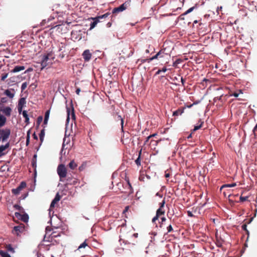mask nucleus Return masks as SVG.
I'll list each match as a JSON object with an SVG mask.
<instances>
[{"label": "nucleus", "instance_id": "13d9d810", "mask_svg": "<svg viewBox=\"0 0 257 257\" xmlns=\"http://www.w3.org/2000/svg\"><path fill=\"white\" fill-rule=\"evenodd\" d=\"M167 229H168V232H170L172 230H173V228L172 227V226L171 225H170L168 227H167Z\"/></svg>", "mask_w": 257, "mask_h": 257}, {"label": "nucleus", "instance_id": "0e129e2a", "mask_svg": "<svg viewBox=\"0 0 257 257\" xmlns=\"http://www.w3.org/2000/svg\"><path fill=\"white\" fill-rule=\"evenodd\" d=\"M152 137V136H148V137L147 138V139H146V141H145V143H146L147 142H148L149 141V139H150V138H151Z\"/></svg>", "mask_w": 257, "mask_h": 257}, {"label": "nucleus", "instance_id": "bf43d9fd", "mask_svg": "<svg viewBox=\"0 0 257 257\" xmlns=\"http://www.w3.org/2000/svg\"><path fill=\"white\" fill-rule=\"evenodd\" d=\"M15 214L17 217H21L22 215V214L19 212H15Z\"/></svg>", "mask_w": 257, "mask_h": 257}, {"label": "nucleus", "instance_id": "f257e3e1", "mask_svg": "<svg viewBox=\"0 0 257 257\" xmlns=\"http://www.w3.org/2000/svg\"><path fill=\"white\" fill-rule=\"evenodd\" d=\"M12 109L10 106H0V127H3L7 122V116L9 117Z\"/></svg>", "mask_w": 257, "mask_h": 257}, {"label": "nucleus", "instance_id": "680f3d73", "mask_svg": "<svg viewBox=\"0 0 257 257\" xmlns=\"http://www.w3.org/2000/svg\"><path fill=\"white\" fill-rule=\"evenodd\" d=\"M80 91H81L80 88H77L76 90V93L77 94L79 95Z\"/></svg>", "mask_w": 257, "mask_h": 257}, {"label": "nucleus", "instance_id": "58836bf2", "mask_svg": "<svg viewBox=\"0 0 257 257\" xmlns=\"http://www.w3.org/2000/svg\"><path fill=\"white\" fill-rule=\"evenodd\" d=\"M43 120V116H39L37 118V125L39 126L41 122Z\"/></svg>", "mask_w": 257, "mask_h": 257}, {"label": "nucleus", "instance_id": "2eb2a0df", "mask_svg": "<svg viewBox=\"0 0 257 257\" xmlns=\"http://www.w3.org/2000/svg\"><path fill=\"white\" fill-rule=\"evenodd\" d=\"M26 103V99L24 97L21 98L19 100L18 106H22Z\"/></svg>", "mask_w": 257, "mask_h": 257}, {"label": "nucleus", "instance_id": "79ce46f5", "mask_svg": "<svg viewBox=\"0 0 257 257\" xmlns=\"http://www.w3.org/2000/svg\"><path fill=\"white\" fill-rule=\"evenodd\" d=\"M248 197L247 196H240V198H239V200L241 202H244V201H245L247 200L248 199Z\"/></svg>", "mask_w": 257, "mask_h": 257}, {"label": "nucleus", "instance_id": "9b49d317", "mask_svg": "<svg viewBox=\"0 0 257 257\" xmlns=\"http://www.w3.org/2000/svg\"><path fill=\"white\" fill-rule=\"evenodd\" d=\"M25 69L24 66H16L11 71L12 73H17Z\"/></svg>", "mask_w": 257, "mask_h": 257}, {"label": "nucleus", "instance_id": "72a5a7b5", "mask_svg": "<svg viewBox=\"0 0 257 257\" xmlns=\"http://www.w3.org/2000/svg\"><path fill=\"white\" fill-rule=\"evenodd\" d=\"M235 186H236V183L224 185L222 186V187L220 188V190H221L224 187H235Z\"/></svg>", "mask_w": 257, "mask_h": 257}, {"label": "nucleus", "instance_id": "c756f323", "mask_svg": "<svg viewBox=\"0 0 257 257\" xmlns=\"http://www.w3.org/2000/svg\"><path fill=\"white\" fill-rule=\"evenodd\" d=\"M67 109V117L66 119V121L68 122L70 119V108L66 107Z\"/></svg>", "mask_w": 257, "mask_h": 257}, {"label": "nucleus", "instance_id": "f3484780", "mask_svg": "<svg viewBox=\"0 0 257 257\" xmlns=\"http://www.w3.org/2000/svg\"><path fill=\"white\" fill-rule=\"evenodd\" d=\"M21 219L24 222H27L29 220V216L27 214L25 213L21 216Z\"/></svg>", "mask_w": 257, "mask_h": 257}, {"label": "nucleus", "instance_id": "1a4fd4ad", "mask_svg": "<svg viewBox=\"0 0 257 257\" xmlns=\"http://www.w3.org/2000/svg\"><path fill=\"white\" fill-rule=\"evenodd\" d=\"M60 198L61 197L59 193H57L55 198L53 199V200L52 201L51 203L50 207H54L56 202H58L60 200Z\"/></svg>", "mask_w": 257, "mask_h": 257}, {"label": "nucleus", "instance_id": "f8f14e48", "mask_svg": "<svg viewBox=\"0 0 257 257\" xmlns=\"http://www.w3.org/2000/svg\"><path fill=\"white\" fill-rule=\"evenodd\" d=\"M93 22H91L90 24V28L89 30H92L93 29L97 24L99 22V20H98V18H96V17L92 18Z\"/></svg>", "mask_w": 257, "mask_h": 257}, {"label": "nucleus", "instance_id": "774afa93", "mask_svg": "<svg viewBox=\"0 0 257 257\" xmlns=\"http://www.w3.org/2000/svg\"><path fill=\"white\" fill-rule=\"evenodd\" d=\"M37 156L36 154L34 155L32 160L37 161Z\"/></svg>", "mask_w": 257, "mask_h": 257}, {"label": "nucleus", "instance_id": "864d4df0", "mask_svg": "<svg viewBox=\"0 0 257 257\" xmlns=\"http://www.w3.org/2000/svg\"><path fill=\"white\" fill-rule=\"evenodd\" d=\"M148 59H139L138 61H140L141 63H144L146 62H148Z\"/></svg>", "mask_w": 257, "mask_h": 257}, {"label": "nucleus", "instance_id": "2f4dec72", "mask_svg": "<svg viewBox=\"0 0 257 257\" xmlns=\"http://www.w3.org/2000/svg\"><path fill=\"white\" fill-rule=\"evenodd\" d=\"M52 238H56L60 236V233H57L56 231H53L51 234Z\"/></svg>", "mask_w": 257, "mask_h": 257}, {"label": "nucleus", "instance_id": "423d86ee", "mask_svg": "<svg viewBox=\"0 0 257 257\" xmlns=\"http://www.w3.org/2000/svg\"><path fill=\"white\" fill-rule=\"evenodd\" d=\"M82 57L85 62H88L91 58L92 54L89 50H85L82 53Z\"/></svg>", "mask_w": 257, "mask_h": 257}, {"label": "nucleus", "instance_id": "5701e85b", "mask_svg": "<svg viewBox=\"0 0 257 257\" xmlns=\"http://www.w3.org/2000/svg\"><path fill=\"white\" fill-rule=\"evenodd\" d=\"M68 166H69V168L72 170L74 169L77 167L76 164L74 162V161L73 160L71 161L69 163Z\"/></svg>", "mask_w": 257, "mask_h": 257}, {"label": "nucleus", "instance_id": "8fccbe9b", "mask_svg": "<svg viewBox=\"0 0 257 257\" xmlns=\"http://www.w3.org/2000/svg\"><path fill=\"white\" fill-rule=\"evenodd\" d=\"M30 136L27 135L26 137V145L28 146L30 143Z\"/></svg>", "mask_w": 257, "mask_h": 257}, {"label": "nucleus", "instance_id": "338daca9", "mask_svg": "<svg viewBox=\"0 0 257 257\" xmlns=\"http://www.w3.org/2000/svg\"><path fill=\"white\" fill-rule=\"evenodd\" d=\"M111 23H110V22H108V23H107V24H106V27H107V28H109V27H111Z\"/></svg>", "mask_w": 257, "mask_h": 257}, {"label": "nucleus", "instance_id": "09e8293b", "mask_svg": "<svg viewBox=\"0 0 257 257\" xmlns=\"http://www.w3.org/2000/svg\"><path fill=\"white\" fill-rule=\"evenodd\" d=\"M159 217V215L156 214L155 217L152 219V222L153 223H155V221L158 219V218Z\"/></svg>", "mask_w": 257, "mask_h": 257}, {"label": "nucleus", "instance_id": "5fc2aeb1", "mask_svg": "<svg viewBox=\"0 0 257 257\" xmlns=\"http://www.w3.org/2000/svg\"><path fill=\"white\" fill-rule=\"evenodd\" d=\"M23 107L22 106H18V112L20 114L21 113V112L22 111V109H23Z\"/></svg>", "mask_w": 257, "mask_h": 257}, {"label": "nucleus", "instance_id": "20e7f679", "mask_svg": "<svg viewBox=\"0 0 257 257\" xmlns=\"http://www.w3.org/2000/svg\"><path fill=\"white\" fill-rule=\"evenodd\" d=\"M129 3L125 2V3L121 5L120 6L114 8L112 12V14H115L124 11L125 9H126Z\"/></svg>", "mask_w": 257, "mask_h": 257}, {"label": "nucleus", "instance_id": "dca6fc26", "mask_svg": "<svg viewBox=\"0 0 257 257\" xmlns=\"http://www.w3.org/2000/svg\"><path fill=\"white\" fill-rule=\"evenodd\" d=\"M8 101V98L6 97H2L0 99V106H4V104Z\"/></svg>", "mask_w": 257, "mask_h": 257}, {"label": "nucleus", "instance_id": "aec40b11", "mask_svg": "<svg viewBox=\"0 0 257 257\" xmlns=\"http://www.w3.org/2000/svg\"><path fill=\"white\" fill-rule=\"evenodd\" d=\"M51 56V53H48L47 54H45L42 57V60L47 61L50 59V57Z\"/></svg>", "mask_w": 257, "mask_h": 257}, {"label": "nucleus", "instance_id": "4be33fe9", "mask_svg": "<svg viewBox=\"0 0 257 257\" xmlns=\"http://www.w3.org/2000/svg\"><path fill=\"white\" fill-rule=\"evenodd\" d=\"M194 7H191L190 8V9H189L187 11H186L184 14L183 15H181L179 16V18L180 19H183L184 18H183V16L187 14H188L190 12H191L194 9Z\"/></svg>", "mask_w": 257, "mask_h": 257}, {"label": "nucleus", "instance_id": "a18cd8bd", "mask_svg": "<svg viewBox=\"0 0 257 257\" xmlns=\"http://www.w3.org/2000/svg\"><path fill=\"white\" fill-rule=\"evenodd\" d=\"M158 58V56L156 54L155 55H154V56H153L152 57L148 59V62L149 63L151 61L154 60V59H157Z\"/></svg>", "mask_w": 257, "mask_h": 257}, {"label": "nucleus", "instance_id": "473e14b6", "mask_svg": "<svg viewBox=\"0 0 257 257\" xmlns=\"http://www.w3.org/2000/svg\"><path fill=\"white\" fill-rule=\"evenodd\" d=\"M32 166L33 168L35 169V174L36 173V167H37V161L36 160H32Z\"/></svg>", "mask_w": 257, "mask_h": 257}, {"label": "nucleus", "instance_id": "4d7b16f0", "mask_svg": "<svg viewBox=\"0 0 257 257\" xmlns=\"http://www.w3.org/2000/svg\"><path fill=\"white\" fill-rule=\"evenodd\" d=\"M180 201H181L182 200L184 202H186V201H187L188 200V198L187 197L185 198L183 197L182 199H179Z\"/></svg>", "mask_w": 257, "mask_h": 257}, {"label": "nucleus", "instance_id": "7c9ffc66", "mask_svg": "<svg viewBox=\"0 0 257 257\" xmlns=\"http://www.w3.org/2000/svg\"><path fill=\"white\" fill-rule=\"evenodd\" d=\"M164 211L163 210L162 208H159L156 211V214L159 215L160 216V215L164 214Z\"/></svg>", "mask_w": 257, "mask_h": 257}, {"label": "nucleus", "instance_id": "3c124183", "mask_svg": "<svg viewBox=\"0 0 257 257\" xmlns=\"http://www.w3.org/2000/svg\"><path fill=\"white\" fill-rule=\"evenodd\" d=\"M4 146L5 147V148H6V149H8L10 146V142H7L6 144L4 145Z\"/></svg>", "mask_w": 257, "mask_h": 257}, {"label": "nucleus", "instance_id": "49530a36", "mask_svg": "<svg viewBox=\"0 0 257 257\" xmlns=\"http://www.w3.org/2000/svg\"><path fill=\"white\" fill-rule=\"evenodd\" d=\"M203 123V122H202L200 125L195 126V127H194V128L193 130V132H195V131L199 130V128H200L202 127V124Z\"/></svg>", "mask_w": 257, "mask_h": 257}, {"label": "nucleus", "instance_id": "a878e982", "mask_svg": "<svg viewBox=\"0 0 257 257\" xmlns=\"http://www.w3.org/2000/svg\"><path fill=\"white\" fill-rule=\"evenodd\" d=\"M7 250L12 253H14L15 251L14 248L12 247V245L9 244L7 246Z\"/></svg>", "mask_w": 257, "mask_h": 257}, {"label": "nucleus", "instance_id": "ea45409f", "mask_svg": "<svg viewBox=\"0 0 257 257\" xmlns=\"http://www.w3.org/2000/svg\"><path fill=\"white\" fill-rule=\"evenodd\" d=\"M27 86V83L26 82H23L21 85L22 91L24 90Z\"/></svg>", "mask_w": 257, "mask_h": 257}, {"label": "nucleus", "instance_id": "393cba45", "mask_svg": "<svg viewBox=\"0 0 257 257\" xmlns=\"http://www.w3.org/2000/svg\"><path fill=\"white\" fill-rule=\"evenodd\" d=\"M6 150V148L4 146V145L0 146V157L6 155V153L3 152Z\"/></svg>", "mask_w": 257, "mask_h": 257}, {"label": "nucleus", "instance_id": "a211bd4d", "mask_svg": "<svg viewBox=\"0 0 257 257\" xmlns=\"http://www.w3.org/2000/svg\"><path fill=\"white\" fill-rule=\"evenodd\" d=\"M0 255L2 257H11L10 254L8 252L3 250H0Z\"/></svg>", "mask_w": 257, "mask_h": 257}, {"label": "nucleus", "instance_id": "c9c22d12", "mask_svg": "<svg viewBox=\"0 0 257 257\" xmlns=\"http://www.w3.org/2000/svg\"><path fill=\"white\" fill-rule=\"evenodd\" d=\"M164 54H165L164 51L161 50L159 52H158L156 55L158 56V58H162L164 57Z\"/></svg>", "mask_w": 257, "mask_h": 257}, {"label": "nucleus", "instance_id": "4468645a", "mask_svg": "<svg viewBox=\"0 0 257 257\" xmlns=\"http://www.w3.org/2000/svg\"><path fill=\"white\" fill-rule=\"evenodd\" d=\"M22 114L23 117L25 118V122L28 124L29 123V117L27 113V111L26 110H24L22 112Z\"/></svg>", "mask_w": 257, "mask_h": 257}, {"label": "nucleus", "instance_id": "37998d69", "mask_svg": "<svg viewBox=\"0 0 257 257\" xmlns=\"http://www.w3.org/2000/svg\"><path fill=\"white\" fill-rule=\"evenodd\" d=\"M8 73H5L2 74L1 77V80L4 81L5 79L8 77Z\"/></svg>", "mask_w": 257, "mask_h": 257}, {"label": "nucleus", "instance_id": "7ed1b4c3", "mask_svg": "<svg viewBox=\"0 0 257 257\" xmlns=\"http://www.w3.org/2000/svg\"><path fill=\"white\" fill-rule=\"evenodd\" d=\"M57 173L60 178V181L62 178H65L66 177L67 171L65 166L63 164H60L58 166L57 168Z\"/></svg>", "mask_w": 257, "mask_h": 257}, {"label": "nucleus", "instance_id": "f704fd0d", "mask_svg": "<svg viewBox=\"0 0 257 257\" xmlns=\"http://www.w3.org/2000/svg\"><path fill=\"white\" fill-rule=\"evenodd\" d=\"M86 241V239L78 246V249H80V248H84L86 246H87L88 244Z\"/></svg>", "mask_w": 257, "mask_h": 257}, {"label": "nucleus", "instance_id": "0eeeda50", "mask_svg": "<svg viewBox=\"0 0 257 257\" xmlns=\"http://www.w3.org/2000/svg\"><path fill=\"white\" fill-rule=\"evenodd\" d=\"M24 230V227L23 226L18 225L14 226L12 233L17 235H19L20 233Z\"/></svg>", "mask_w": 257, "mask_h": 257}, {"label": "nucleus", "instance_id": "f03ea898", "mask_svg": "<svg viewBox=\"0 0 257 257\" xmlns=\"http://www.w3.org/2000/svg\"><path fill=\"white\" fill-rule=\"evenodd\" d=\"M11 130L8 127H0V142L3 143L7 142L11 135Z\"/></svg>", "mask_w": 257, "mask_h": 257}, {"label": "nucleus", "instance_id": "69168bd1", "mask_svg": "<svg viewBox=\"0 0 257 257\" xmlns=\"http://www.w3.org/2000/svg\"><path fill=\"white\" fill-rule=\"evenodd\" d=\"M48 119L44 118V122H43V124L46 125L47 124V123H48Z\"/></svg>", "mask_w": 257, "mask_h": 257}, {"label": "nucleus", "instance_id": "bb28decb", "mask_svg": "<svg viewBox=\"0 0 257 257\" xmlns=\"http://www.w3.org/2000/svg\"><path fill=\"white\" fill-rule=\"evenodd\" d=\"M48 64H49V63L47 61H45L42 59L41 63V65L42 67L41 69H43L44 68H45L46 66H47L48 65Z\"/></svg>", "mask_w": 257, "mask_h": 257}, {"label": "nucleus", "instance_id": "6e6552de", "mask_svg": "<svg viewBox=\"0 0 257 257\" xmlns=\"http://www.w3.org/2000/svg\"><path fill=\"white\" fill-rule=\"evenodd\" d=\"M4 93L6 95L10 98H13L15 94V91L14 89H6Z\"/></svg>", "mask_w": 257, "mask_h": 257}, {"label": "nucleus", "instance_id": "052dcab7", "mask_svg": "<svg viewBox=\"0 0 257 257\" xmlns=\"http://www.w3.org/2000/svg\"><path fill=\"white\" fill-rule=\"evenodd\" d=\"M33 138H34L35 140H37L38 139V136L36 135V134H35V133H34L33 134Z\"/></svg>", "mask_w": 257, "mask_h": 257}, {"label": "nucleus", "instance_id": "603ef678", "mask_svg": "<svg viewBox=\"0 0 257 257\" xmlns=\"http://www.w3.org/2000/svg\"><path fill=\"white\" fill-rule=\"evenodd\" d=\"M28 195V193H27L26 194H24L21 196V198L22 199H24L27 197Z\"/></svg>", "mask_w": 257, "mask_h": 257}, {"label": "nucleus", "instance_id": "c03bdc74", "mask_svg": "<svg viewBox=\"0 0 257 257\" xmlns=\"http://www.w3.org/2000/svg\"><path fill=\"white\" fill-rule=\"evenodd\" d=\"M50 115V110H48L45 112L44 118L48 119Z\"/></svg>", "mask_w": 257, "mask_h": 257}, {"label": "nucleus", "instance_id": "9d476101", "mask_svg": "<svg viewBox=\"0 0 257 257\" xmlns=\"http://www.w3.org/2000/svg\"><path fill=\"white\" fill-rule=\"evenodd\" d=\"M194 103L191 104L190 105H186L185 104L184 106L179 108L178 109L177 112H178V114H182L184 112V110L186 108H190L191 107Z\"/></svg>", "mask_w": 257, "mask_h": 257}, {"label": "nucleus", "instance_id": "e2e57ef3", "mask_svg": "<svg viewBox=\"0 0 257 257\" xmlns=\"http://www.w3.org/2000/svg\"><path fill=\"white\" fill-rule=\"evenodd\" d=\"M175 154H176V152L174 151L173 152V154H172V156L169 158V159H171V160H173V157L175 155Z\"/></svg>", "mask_w": 257, "mask_h": 257}, {"label": "nucleus", "instance_id": "6e6d98bb", "mask_svg": "<svg viewBox=\"0 0 257 257\" xmlns=\"http://www.w3.org/2000/svg\"><path fill=\"white\" fill-rule=\"evenodd\" d=\"M164 204H165V200H163L162 202L160 203V208H163L164 206Z\"/></svg>", "mask_w": 257, "mask_h": 257}, {"label": "nucleus", "instance_id": "b1692460", "mask_svg": "<svg viewBox=\"0 0 257 257\" xmlns=\"http://www.w3.org/2000/svg\"><path fill=\"white\" fill-rule=\"evenodd\" d=\"M44 136H45V129H43L41 131V132L39 134V137H40V140L41 142H42L43 141Z\"/></svg>", "mask_w": 257, "mask_h": 257}, {"label": "nucleus", "instance_id": "a19ab883", "mask_svg": "<svg viewBox=\"0 0 257 257\" xmlns=\"http://www.w3.org/2000/svg\"><path fill=\"white\" fill-rule=\"evenodd\" d=\"M71 118L72 119H73V120L75 119V115L74 111V108L72 106V112L71 113Z\"/></svg>", "mask_w": 257, "mask_h": 257}, {"label": "nucleus", "instance_id": "de8ad7c7", "mask_svg": "<svg viewBox=\"0 0 257 257\" xmlns=\"http://www.w3.org/2000/svg\"><path fill=\"white\" fill-rule=\"evenodd\" d=\"M242 229L246 231L247 233H248V231L247 230V225L246 224H244L242 225Z\"/></svg>", "mask_w": 257, "mask_h": 257}, {"label": "nucleus", "instance_id": "c85d7f7f", "mask_svg": "<svg viewBox=\"0 0 257 257\" xmlns=\"http://www.w3.org/2000/svg\"><path fill=\"white\" fill-rule=\"evenodd\" d=\"M178 162H179L180 163H181V165L184 166L185 165V163H184L183 158H182L179 154V156H178V159H177Z\"/></svg>", "mask_w": 257, "mask_h": 257}, {"label": "nucleus", "instance_id": "6ab92c4d", "mask_svg": "<svg viewBox=\"0 0 257 257\" xmlns=\"http://www.w3.org/2000/svg\"><path fill=\"white\" fill-rule=\"evenodd\" d=\"M240 93H242V91L241 90L239 89V90H238L237 91H235V92H231L230 95V96H233L235 97H237L238 96L239 94Z\"/></svg>", "mask_w": 257, "mask_h": 257}, {"label": "nucleus", "instance_id": "412c9836", "mask_svg": "<svg viewBox=\"0 0 257 257\" xmlns=\"http://www.w3.org/2000/svg\"><path fill=\"white\" fill-rule=\"evenodd\" d=\"M185 79H184V78H183V77H181V87H182V88L179 87V88H178V89H179V90H180L181 89H182V91L185 90V88H184V83H185ZM178 85L179 86H181L180 84H178Z\"/></svg>", "mask_w": 257, "mask_h": 257}, {"label": "nucleus", "instance_id": "4c0bfd02", "mask_svg": "<svg viewBox=\"0 0 257 257\" xmlns=\"http://www.w3.org/2000/svg\"><path fill=\"white\" fill-rule=\"evenodd\" d=\"M141 151L140 152V155L141 154ZM136 164L138 166H140L141 165V160H140V155L139 156V157L135 161Z\"/></svg>", "mask_w": 257, "mask_h": 257}, {"label": "nucleus", "instance_id": "e433bc0d", "mask_svg": "<svg viewBox=\"0 0 257 257\" xmlns=\"http://www.w3.org/2000/svg\"><path fill=\"white\" fill-rule=\"evenodd\" d=\"M14 207L16 210L19 211H21L22 209H23V207L18 204L14 205Z\"/></svg>", "mask_w": 257, "mask_h": 257}, {"label": "nucleus", "instance_id": "ddd939ff", "mask_svg": "<svg viewBox=\"0 0 257 257\" xmlns=\"http://www.w3.org/2000/svg\"><path fill=\"white\" fill-rule=\"evenodd\" d=\"M116 120H120L121 121V127L122 132H123V119L121 115L117 114V116L115 118Z\"/></svg>", "mask_w": 257, "mask_h": 257}, {"label": "nucleus", "instance_id": "39448f33", "mask_svg": "<svg viewBox=\"0 0 257 257\" xmlns=\"http://www.w3.org/2000/svg\"><path fill=\"white\" fill-rule=\"evenodd\" d=\"M26 182L23 181L21 182L20 185L16 188L12 189V193L15 195H18L20 193V191L22 190V189L26 187Z\"/></svg>", "mask_w": 257, "mask_h": 257}, {"label": "nucleus", "instance_id": "cd10ccee", "mask_svg": "<svg viewBox=\"0 0 257 257\" xmlns=\"http://www.w3.org/2000/svg\"><path fill=\"white\" fill-rule=\"evenodd\" d=\"M109 15H110V13H106L103 15H102L97 17L96 18H98V20H99L100 19H104V18H107Z\"/></svg>", "mask_w": 257, "mask_h": 257}]
</instances>
